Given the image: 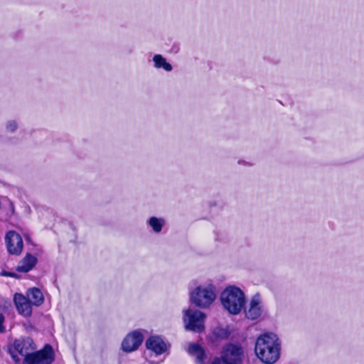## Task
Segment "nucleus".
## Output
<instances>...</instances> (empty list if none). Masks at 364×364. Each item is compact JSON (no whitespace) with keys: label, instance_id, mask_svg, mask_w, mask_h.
Segmentation results:
<instances>
[{"label":"nucleus","instance_id":"7ed1b4c3","mask_svg":"<svg viewBox=\"0 0 364 364\" xmlns=\"http://www.w3.org/2000/svg\"><path fill=\"white\" fill-rule=\"evenodd\" d=\"M217 296L216 287L212 282L200 284L190 294L191 301L200 308H207L213 304Z\"/></svg>","mask_w":364,"mask_h":364},{"label":"nucleus","instance_id":"412c9836","mask_svg":"<svg viewBox=\"0 0 364 364\" xmlns=\"http://www.w3.org/2000/svg\"><path fill=\"white\" fill-rule=\"evenodd\" d=\"M4 316L2 314H0V333H4L6 331V328L4 326Z\"/></svg>","mask_w":364,"mask_h":364},{"label":"nucleus","instance_id":"f8f14e48","mask_svg":"<svg viewBox=\"0 0 364 364\" xmlns=\"http://www.w3.org/2000/svg\"><path fill=\"white\" fill-rule=\"evenodd\" d=\"M147 349L151 350L156 355L164 353L167 348L166 343L159 336H151L146 341Z\"/></svg>","mask_w":364,"mask_h":364},{"label":"nucleus","instance_id":"f257e3e1","mask_svg":"<svg viewBox=\"0 0 364 364\" xmlns=\"http://www.w3.org/2000/svg\"><path fill=\"white\" fill-rule=\"evenodd\" d=\"M281 344L274 333L259 336L255 342V351L257 357L265 364H274L279 358Z\"/></svg>","mask_w":364,"mask_h":364},{"label":"nucleus","instance_id":"4be33fe9","mask_svg":"<svg viewBox=\"0 0 364 364\" xmlns=\"http://www.w3.org/2000/svg\"><path fill=\"white\" fill-rule=\"evenodd\" d=\"M4 275H9V276H11V274H8L6 273H4Z\"/></svg>","mask_w":364,"mask_h":364},{"label":"nucleus","instance_id":"9b49d317","mask_svg":"<svg viewBox=\"0 0 364 364\" xmlns=\"http://www.w3.org/2000/svg\"><path fill=\"white\" fill-rule=\"evenodd\" d=\"M14 301L18 312L23 316H29L32 313V307L29 300L21 294H15Z\"/></svg>","mask_w":364,"mask_h":364},{"label":"nucleus","instance_id":"4468645a","mask_svg":"<svg viewBox=\"0 0 364 364\" xmlns=\"http://www.w3.org/2000/svg\"><path fill=\"white\" fill-rule=\"evenodd\" d=\"M37 259L28 254L18 264L16 270L20 272H28L36 265Z\"/></svg>","mask_w":364,"mask_h":364},{"label":"nucleus","instance_id":"dca6fc26","mask_svg":"<svg viewBox=\"0 0 364 364\" xmlns=\"http://www.w3.org/2000/svg\"><path fill=\"white\" fill-rule=\"evenodd\" d=\"M154 67L156 69H163L166 72L172 70V65L166 59L160 54H156L153 57Z\"/></svg>","mask_w":364,"mask_h":364},{"label":"nucleus","instance_id":"2eb2a0df","mask_svg":"<svg viewBox=\"0 0 364 364\" xmlns=\"http://www.w3.org/2000/svg\"><path fill=\"white\" fill-rule=\"evenodd\" d=\"M26 298L32 304L35 306L41 305L44 300V297L41 291L39 289L35 287L28 290Z\"/></svg>","mask_w":364,"mask_h":364},{"label":"nucleus","instance_id":"39448f33","mask_svg":"<svg viewBox=\"0 0 364 364\" xmlns=\"http://www.w3.org/2000/svg\"><path fill=\"white\" fill-rule=\"evenodd\" d=\"M36 348V346L31 338L21 337L14 341L12 346L9 348V353L12 359L16 363H18L20 358L18 353L25 358L26 355H30L31 352Z\"/></svg>","mask_w":364,"mask_h":364},{"label":"nucleus","instance_id":"0eeeda50","mask_svg":"<svg viewBox=\"0 0 364 364\" xmlns=\"http://www.w3.org/2000/svg\"><path fill=\"white\" fill-rule=\"evenodd\" d=\"M54 360V353L51 346L47 344L44 348L30 355H26L23 364H51Z\"/></svg>","mask_w":364,"mask_h":364},{"label":"nucleus","instance_id":"f03ea898","mask_svg":"<svg viewBox=\"0 0 364 364\" xmlns=\"http://www.w3.org/2000/svg\"><path fill=\"white\" fill-rule=\"evenodd\" d=\"M220 300L223 307L229 313L237 315L244 307L245 296L240 288L230 286L222 292Z\"/></svg>","mask_w":364,"mask_h":364},{"label":"nucleus","instance_id":"6ab92c4d","mask_svg":"<svg viewBox=\"0 0 364 364\" xmlns=\"http://www.w3.org/2000/svg\"><path fill=\"white\" fill-rule=\"evenodd\" d=\"M5 127L8 132L13 133L18 129V123L15 119H11L6 123Z\"/></svg>","mask_w":364,"mask_h":364},{"label":"nucleus","instance_id":"20e7f679","mask_svg":"<svg viewBox=\"0 0 364 364\" xmlns=\"http://www.w3.org/2000/svg\"><path fill=\"white\" fill-rule=\"evenodd\" d=\"M242 358L243 350L240 346L228 344L223 348L221 358H215L210 364H241Z\"/></svg>","mask_w":364,"mask_h":364},{"label":"nucleus","instance_id":"6e6552de","mask_svg":"<svg viewBox=\"0 0 364 364\" xmlns=\"http://www.w3.org/2000/svg\"><path fill=\"white\" fill-rule=\"evenodd\" d=\"M263 312V306L259 295L253 296L245 308V314L250 320L257 319Z\"/></svg>","mask_w":364,"mask_h":364},{"label":"nucleus","instance_id":"9d476101","mask_svg":"<svg viewBox=\"0 0 364 364\" xmlns=\"http://www.w3.org/2000/svg\"><path fill=\"white\" fill-rule=\"evenodd\" d=\"M7 250L10 254L18 255L23 249L21 235L14 231H9L5 237Z\"/></svg>","mask_w":364,"mask_h":364},{"label":"nucleus","instance_id":"aec40b11","mask_svg":"<svg viewBox=\"0 0 364 364\" xmlns=\"http://www.w3.org/2000/svg\"><path fill=\"white\" fill-rule=\"evenodd\" d=\"M11 307V303L9 299L0 297V310L4 312L9 311L10 308Z\"/></svg>","mask_w":364,"mask_h":364},{"label":"nucleus","instance_id":"423d86ee","mask_svg":"<svg viewBox=\"0 0 364 364\" xmlns=\"http://www.w3.org/2000/svg\"><path fill=\"white\" fill-rule=\"evenodd\" d=\"M205 315L197 309L183 311V321L187 330L201 332L204 329Z\"/></svg>","mask_w":364,"mask_h":364},{"label":"nucleus","instance_id":"1a4fd4ad","mask_svg":"<svg viewBox=\"0 0 364 364\" xmlns=\"http://www.w3.org/2000/svg\"><path fill=\"white\" fill-rule=\"evenodd\" d=\"M143 341V335L139 331H134L128 334L122 341V348L125 352L136 350Z\"/></svg>","mask_w":364,"mask_h":364},{"label":"nucleus","instance_id":"a211bd4d","mask_svg":"<svg viewBox=\"0 0 364 364\" xmlns=\"http://www.w3.org/2000/svg\"><path fill=\"white\" fill-rule=\"evenodd\" d=\"M213 334L217 338L225 339L229 336L230 333L226 328L218 326L214 328Z\"/></svg>","mask_w":364,"mask_h":364},{"label":"nucleus","instance_id":"ddd939ff","mask_svg":"<svg viewBox=\"0 0 364 364\" xmlns=\"http://www.w3.org/2000/svg\"><path fill=\"white\" fill-rule=\"evenodd\" d=\"M188 352L196 358V364H205V359L206 355L204 350L200 346L196 343H191Z\"/></svg>","mask_w":364,"mask_h":364},{"label":"nucleus","instance_id":"f3484780","mask_svg":"<svg viewBox=\"0 0 364 364\" xmlns=\"http://www.w3.org/2000/svg\"><path fill=\"white\" fill-rule=\"evenodd\" d=\"M146 223L155 233H159L165 225L166 220L163 218L152 216L147 220Z\"/></svg>","mask_w":364,"mask_h":364}]
</instances>
